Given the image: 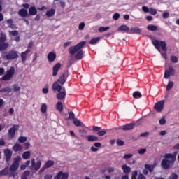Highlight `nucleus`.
<instances>
[{"mask_svg":"<svg viewBox=\"0 0 179 179\" xmlns=\"http://www.w3.org/2000/svg\"><path fill=\"white\" fill-rule=\"evenodd\" d=\"M1 57L6 61H12L19 58V54L16 50H10V52H3L1 53Z\"/></svg>","mask_w":179,"mask_h":179,"instance_id":"3","label":"nucleus"},{"mask_svg":"<svg viewBox=\"0 0 179 179\" xmlns=\"http://www.w3.org/2000/svg\"><path fill=\"white\" fill-rule=\"evenodd\" d=\"M83 55H85V51L80 50L76 54L75 58L76 59L80 60V59H82V58H83Z\"/></svg>","mask_w":179,"mask_h":179,"instance_id":"22","label":"nucleus"},{"mask_svg":"<svg viewBox=\"0 0 179 179\" xmlns=\"http://www.w3.org/2000/svg\"><path fill=\"white\" fill-rule=\"evenodd\" d=\"M69 178V173L68 172L59 171L55 177L54 179H68Z\"/></svg>","mask_w":179,"mask_h":179,"instance_id":"11","label":"nucleus"},{"mask_svg":"<svg viewBox=\"0 0 179 179\" xmlns=\"http://www.w3.org/2000/svg\"><path fill=\"white\" fill-rule=\"evenodd\" d=\"M45 179H52V176L51 174H47L44 177Z\"/></svg>","mask_w":179,"mask_h":179,"instance_id":"63","label":"nucleus"},{"mask_svg":"<svg viewBox=\"0 0 179 179\" xmlns=\"http://www.w3.org/2000/svg\"><path fill=\"white\" fill-rule=\"evenodd\" d=\"M128 30H129V27L127 25H122L117 28V31H128Z\"/></svg>","mask_w":179,"mask_h":179,"instance_id":"28","label":"nucleus"},{"mask_svg":"<svg viewBox=\"0 0 179 179\" xmlns=\"http://www.w3.org/2000/svg\"><path fill=\"white\" fill-rule=\"evenodd\" d=\"M174 86V83L173 81H169L166 85V90H170Z\"/></svg>","mask_w":179,"mask_h":179,"instance_id":"42","label":"nucleus"},{"mask_svg":"<svg viewBox=\"0 0 179 179\" xmlns=\"http://www.w3.org/2000/svg\"><path fill=\"white\" fill-rule=\"evenodd\" d=\"M47 58L48 62H54L57 58V55L54 52H50L48 54Z\"/></svg>","mask_w":179,"mask_h":179,"instance_id":"15","label":"nucleus"},{"mask_svg":"<svg viewBox=\"0 0 179 179\" xmlns=\"http://www.w3.org/2000/svg\"><path fill=\"white\" fill-rule=\"evenodd\" d=\"M61 68V64L57 63L56 64L52 69V76H57L59 69Z\"/></svg>","mask_w":179,"mask_h":179,"instance_id":"16","label":"nucleus"},{"mask_svg":"<svg viewBox=\"0 0 179 179\" xmlns=\"http://www.w3.org/2000/svg\"><path fill=\"white\" fill-rule=\"evenodd\" d=\"M29 13L31 16H34L37 15V9L34 6H31L29 8Z\"/></svg>","mask_w":179,"mask_h":179,"instance_id":"24","label":"nucleus"},{"mask_svg":"<svg viewBox=\"0 0 179 179\" xmlns=\"http://www.w3.org/2000/svg\"><path fill=\"white\" fill-rule=\"evenodd\" d=\"M152 43L156 50H157V51L161 53L162 57H163L164 59H167V54L162 53V49L164 52L167 51V44L166 43V41L154 39L152 40ZM160 47L162 49H160Z\"/></svg>","mask_w":179,"mask_h":179,"instance_id":"1","label":"nucleus"},{"mask_svg":"<svg viewBox=\"0 0 179 179\" xmlns=\"http://www.w3.org/2000/svg\"><path fill=\"white\" fill-rule=\"evenodd\" d=\"M142 10L143 12H145V13H149V8H148L146 6H143L142 7Z\"/></svg>","mask_w":179,"mask_h":179,"instance_id":"55","label":"nucleus"},{"mask_svg":"<svg viewBox=\"0 0 179 179\" xmlns=\"http://www.w3.org/2000/svg\"><path fill=\"white\" fill-rule=\"evenodd\" d=\"M178 178V176L176 173H172L171 176H169V179H177Z\"/></svg>","mask_w":179,"mask_h":179,"instance_id":"59","label":"nucleus"},{"mask_svg":"<svg viewBox=\"0 0 179 179\" xmlns=\"http://www.w3.org/2000/svg\"><path fill=\"white\" fill-rule=\"evenodd\" d=\"M54 166V161L48 160L44 164V169H50V167H52Z\"/></svg>","mask_w":179,"mask_h":179,"instance_id":"26","label":"nucleus"},{"mask_svg":"<svg viewBox=\"0 0 179 179\" xmlns=\"http://www.w3.org/2000/svg\"><path fill=\"white\" fill-rule=\"evenodd\" d=\"M22 158L25 160H27V159H30V152L29 151H26L22 154Z\"/></svg>","mask_w":179,"mask_h":179,"instance_id":"37","label":"nucleus"},{"mask_svg":"<svg viewBox=\"0 0 179 179\" xmlns=\"http://www.w3.org/2000/svg\"><path fill=\"white\" fill-rule=\"evenodd\" d=\"M56 108L59 113H62V111H64V105L62 104V102L58 101L56 103Z\"/></svg>","mask_w":179,"mask_h":179,"instance_id":"23","label":"nucleus"},{"mask_svg":"<svg viewBox=\"0 0 179 179\" xmlns=\"http://www.w3.org/2000/svg\"><path fill=\"white\" fill-rule=\"evenodd\" d=\"M54 15H55V9H51L46 13V16H48V17H51L54 16Z\"/></svg>","mask_w":179,"mask_h":179,"instance_id":"32","label":"nucleus"},{"mask_svg":"<svg viewBox=\"0 0 179 179\" xmlns=\"http://www.w3.org/2000/svg\"><path fill=\"white\" fill-rule=\"evenodd\" d=\"M134 124L133 123L127 124L119 127V129H122L123 131H131L134 129Z\"/></svg>","mask_w":179,"mask_h":179,"instance_id":"14","label":"nucleus"},{"mask_svg":"<svg viewBox=\"0 0 179 179\" xmlns=\"http://www.w3.org/2000/svg\"><path fill=\"white\" fill-rule=\"evenodd\" d=\"M19 128H20V127L17 124H14L13 127L10 128L8 130L9 136H10V138H13L16 134V131H17Z\"/></svg>","mask_w":179,"mask_h":179,"instance_id":"12","label":"nucleus"},{"mask_svg":"<svg viewBox=\"0 0 179 179\" xmlns=\"http://www.w3.org/2000/svg\"><path fill=\"white\" fill-rule=\"evenodd\" d=\"M73 122L76 127H82L83 128H85V124L80 122V120H79L78 118H74L73 120Z\"/></svg>","mask_w":179,"mask_h":179,"instance_id":"21","label":"nucleus"},{"mask_svg":"<svg viewBox=\"0 0 179 179\" xmlns=\"http://www.w3.org/2000/svg\"><path fill=\"white\" fill-rule=\"evenodd\" d=\"M8 171H9V169L8 167H6L4 169L0 171V177H2V176H6V174H8Z\"/></svg>","mask_w":179,"mask_h":179,"instance_id":"34","label":"nucleus"},{"mask_svg":"<svg viewBox=\"0 0 179 179\" xmlns=\"http://www.w3.org/2000/svg\"><path fill=\"white\" fill-rule=\"evenodd\" d=\"M130 31L131 33H136L137 34H140V33L142 31V30L138 27H134L131 28Z\"/></svg>","mask_w":179,"mask_h":179,"instance_id":"25","label":"nucleus"},{"mask_svg":"<svg viewBox=\"0 0 179 179\" xmlns=\"http://www.w3.org/2000/svg\"><path fill=\"white\" fill-rule=\"evenodd\" d=\"M113 19L114 20H118L120 19V13H115L113 16Z\"/></svg>","mask_w":179,"mask_h":179,"instance_id":"53","label":"nucleus"},{"mask_svg":"<svg viewBox=\"0 0 179 179\" xmlns=\"http://www.w3.org/2000/svg\"><path fill=\"white\" fill-rule=\"evenodd\" d=\"M61 90L57 91L59 92L57 94V99L58 100H65V97H66V91L65 90V88H62Z\"/></svg>","mask_w":179,"mask_h":179,"instance_id":"13","label":"nucleus"},{"mask_svg":"<svg viewBox=\"0 0 179 179\" xmlns=\"http://www.w3.org/2000/svg\"><path fill=\"white\" fill-rule=\"evenodd\" d=\"M18 141H19V142H20V143H24V142H26V141H27V138H26V137H20Z\"/></svg>","mask_w":179,"mask_h":179,"instance_id":"50","label":"nucleus"},{"mask_svg":"<svg viewBox=\"0 0 179 179\" xmlns=\"http://www.w3.org/2000/svg\"><path fill=\"white\" fill-rule=\"evenodd\" d=\"M133 97L134 99H141V97H142V94H141L139 92H135L133 93Z\"/></svg>","mask_w":179,"mask_h":179,"instance_id":"40","label":"nucleus"},{"mask_svg":"<svg viewBox=\"0 0 179 179\" xmlns=\"http://www.w3.org/2000/svg\"><path fill=\"white\" fill-rule=\"evenodd\" d=\"M20 160H22L20 156H17L13 159V163L10 166V171L13 173L19 169V162H20Z\"/></svg>","mask_w":179,"mask_h":179,"instance_id":"7","label":"nucleus"},{"mask_svg":"<svg viewBox=\"0 0 179 179\" xmlns=\"http://www.w3.org/2000/svg\"><path fill=\"white\" fill-rule=\"evenodd\" d=\"M97 135H99V136H104L106 135V131L102 130V131H98Z\"/></svg>","mask_w":179,"mask_h":179,"instance_id":"57","label":"nucleus"},{"mask_svg":"<svg viewBox=\"0 0 179 179\" xmlns=\"http://www.w3.org/2000/svg\"><path fill=\"white\" fill-rule=\"evenodd\" d=\"M140 136H141V138H148V136H149V132L141 133Z\"/></svg>","mask_w":179,"mask_h":179,"instance_id":"58","label":"nucleus"},{"mask_svg":"<svg viewBox=\"0 0 179 179\" xmlns=\"http://www.w3.org/2000/svg\"><path fill=\"white\" fill-rule=\"evenodd\" d=\"M136 177H138V171H134L132 173L131 179H136Z\"/></svg>","mask_w":179,"mask_h":179,"instance_id":"51","label":"nucleus"},{"mask_svg":"<svg viewBox=\"0 0 179 179\" xmlns=\"http://www.w3.org/2000/svg\"><path fill=\"white\" fill-rule=\"evenodd\" d=\"M148 13H150V15H157V11L155 8H150L148 10Z\"/></svg>","mask_w":179,"mask_h":179,"instance_id":"44","label":"nucleus"},{"mask_svg":"<svg viewBox=\"0 0 179 179\" xmlns=\"http://www.w3.org/2000/svg\"><path fill=\"white\" fill-rule=\"evenodd\" d=\"M134 157V154H125L123 157L124 160H128V159H132Z\"/></svg>","mask_w":179,"mask_h":179,"instance_id":"43","label":"nucleus"},{"mask_svg":"<svg viewBox=\"0 0 179 179\" xmlns=\"http://www.w3.org/2000/svg\"><path fill=\"white\" fill-rule=\"evenodd\" d=\"M85 44H86V41H81L77 45L74 46H71L69 48V52L71 55H75L77 52H79L82 48H83Z\"/></svg>","mask_w":179,"mask_h":179,"instance_id":"5","label":"nucleus"},{"mask_svg":"<svg viewBox=\"0 0 179 179\" xmlns=\"http://www.w3.org/2000/svg\"><path fill=\"white\" fill-rule=\"evenodd\" d=\"M175 73L176 70H174L173 66H169L168 69H165L164 78L165 79H169L170 76H173V75H175Z\"/></svg>","mask_w":179,"mask_h":179,"instance_id":"9","label":"nucleus"},{"mask_svg":"<svg viewBox=\"0 0 179 179\" xmlns=\"http://www.w3.org/2000/svg\"><path fill=\"white\" fill-rule=\"evenodd\" d=\"M30 175V171H25L22 176H21V179H27V177H29V176Z\"/></svg>","mask_w":179,"mask_h":179,"instance_id":"36","label":"nucleus"},{"mask_svg":"<svg viewBox=\"0 0 179 179\" xmlns=\"http://www.w3.org/2000/svg\"><path fill=\"white\" fill-rule=\"evenodd\" d=\"M146 153V148H141L138 150V155H145Z\"/></svg>","mask_w":179,"mask_h":179,"instance_id":"54","label":"nucleus"},{"mask_svg":"<svg viewBox=\"0 0 179 179\" xmlns=\"http://www.w3.org/2000/svg\"><path fill=\"white\" fill-rule=\"evenodd\" d=\"M145 169L147 170H149L150 171V173H152V171H153L154 169H155V165H149V164H146L145 166Z\"/></svg>","mask_w":179,"mask_h":179,"instance_id":"41","label":"nucleus"},{"mask_svg":"<svg viewBox=\"0 0 179 179\" xmlns=\"http://www.w3.org/2000/svg\"><path fill=\"white\" fill-rule=\"evenodd\" d=\"M22 149H23V147H22V145L19 143L15 144L13 147L14 152H19V150H22Z\"/></svg>","mask_w":179,"mask_h":179,"instance_id":"27","label":"nucleus"},{"mask_svg":"<svg viewBox=\"0 0 179 179\" xmlns=\"http://www.w3.org/2000/svg\"><path fill=\"white\" fill-rule=\"evenodd\" d=\"M4 155L6 156V162H9V160H10V157H12V151L7 149L4 151Z\"/></svg>","mask_w":179,"mask_h":179,"instance_id":"18","label":"nucleus"},{"mask_svg":"<svg viewBox=\"0 0 179 179\" xmlns=\"http://www.w3.org/2000/svg\"><path fill=\"white\" fill-rule=\"evenodd\" d=\"M20 57H21V59H22L23 64H24V62H26V59L27 58V53L22 52L20 55Z\"/></svg>","mask_w":179,"mask_h":179,"instance_id":"33","label":"nucleus"},{"mask_svg":"<svg viewBox=\"0 0 179 179\" xmlns=\"http://www.w3.org/2000/svg\"><path fill=\"white\" fill-rule=\"evenodd\" d=\"M8 47H9V43H0V51H5V50Z\"/></svg>","mask_w":179,"mask_h":179,"instance_id":"29","label":"nucleus"},{"mask_svg":"<svg viewBox=\"0 0 179 179\" xmlns=\"http://www.w3.org/2000/svg\"><path fill=\"white\" fill-rule=\"evenodd\" d=\"M41 113L45 114L47 113V103H42L41 106Z\"/></svg>","mask_w":179,"mask_h":179,"instance_id":"30","label":"nucleus"},{"mask_svg":"<svg viewBox=\"0 0 179 179\" xmlns=\"http://www.w3.org/2000/svg\"><path fill=\"white\" fill-rule=\"evenodd\" d=\"M66 82V77L65 76L64 73H62L59 79L56 82H55L52 85V89L53 90H57V92H59L62 89V86L60 85H64Z\"/></svg>","mask_w":179,"mask_h":179,"instance_id":"4","label":"nucleus"},{"mask_svg":"<svg viewBox=\"0 0 179 179\" xmlns=\"http://www.w3.org/2000/svg\"><path fill=\"white\" fill-rule=\"evenodd\" d=\"M1 36L0 38H1L3 41H6V34L3 32H1Z\"/></svg>","mask_w":179,"mask_h":179,"instance_id":"60","label":"nucleus"},{"mask_svg":"<svg viewBox=\"0 0 179 179\" xmlns=\"http://www.w3.org/2000/svg\"><path fill=\"white\" fill-rule=\"evenodd\" d=\"M154 108L157 113H162V111H163V108H164V100L157 102Z\"/></svg>","mask_w":179,"mask_h":179,"instance_id":"10","label":"nucleus"},{"mask_svg":"<svg viewBox=\"0 0 179 179\" xmlns=\"http://www.w3.org/2000/svg\"><path fill=\"white\" fill-rule=\"evenodd\" d=\"M85 139H87L88 142H97V141H99V137L93 135H89L85 137Z\"/></svg>","mask_w":179,"mask_h":179,"instance_id":"17","label":"nucleus"},{"mask_svg":"<svg viewBox=\"0 0 179 179\" xmlns=\"http://www.w3.org/2000/svg\"><path fill=\"white\" fill-rule=\"evenodd\" d=\"M9 33L11 36H17V34H19V32L17 31H9Z\"/></svg>","mask_w":179,"mask_h":179,"instance_id":"61","label":"nucleus"},{"mask_svg":"<svg viewBox=\"0 0 179 179\" xmlns=\"http://www.w3.org/2000/svg\"><path fill=\"white\" fill-rule=\"evenodd\" d=\"M164 159L162 161L161 166L163 169H170L176 162V156L172 154H165L164 155Z\"/></svg>","mask_w":179,"mask_h":179,"instance_id":"2","label":"nucleus"},{"mask_svg":"<svg viewBox=\"0 0 179 179\" xmlns=\"http://www.w3.org/2000/svg\"><path fill=\"white\" fill-rule=\"evenodd\" d=\"M122 170H123V173H124L126 175H128L129 173H131V168L127 164H123L122 166Z\"/></svg>","mask_w":179,"mask_h":179,"instance_id":"19","label":"nucleus"},{"mask_svg":"<svg viewBox=\"0 0 179 179\" xmlns=\"http://www.w3.org/2000/svg\"><path fill=\"white\" fill-rule=\"evenodd\" d=\"M137 179H146V177H145V176L143 174H139Z\"/></svg>","mask_w":179,"mask_h":179,"instance_id":"64","label":"nucleus"},{"mask_svg":"<svg viewBox=\"0 0 179 179\" xmlns=\"http://www.w3.org/2000/svg\"><path fill=\"white\" fill-rule=\"evenodd\" d=\"M147 29L150 31H156V30H157V27L156 25L150 24L148 25Z\"/></svg>","mask_w":179,"mask_h":179,"instance_id":"31","label":"nucleus"},{"mask_svg":"<svg viewBox=\"0 0 179 179\" xmlns=\"http://www.w3.org/2000/svg\"><path fill=\"white\" fill-rule=\"evenodd\" d=\"M159 125H164L166 124V117H163L159 120Z\"/></svg>","mask_w":179,"mask_h":179,"instance_id":"47","label":"nucleus"},{"mask_svg":"<svg viewBox=\"0 0 179 179\" xmlns=\"http://www.w3.org/2000/svg\"><path fill=\"white\" fill-rule=\"evenodd\" d=\"M1 92H2L3 93L5 92H8V93H10V92H12V88L9 87H6V88L2 89Z\"/></svg>","mask_w":179,"mask_h":179,"instance_id":"46","label":"nucleus"},{"mask_svg":"<svg viewBox=\"0 0 179 179\" xmlns=\"http://www.w3.org/2000/svg\"><path fill=\"white\" fill-rule=\"evenodd\" d=\"M107 30H110V27H101L98 29V31H99V33L107 31Z\"/></svg>","mask_w":179,"mask_h":179,"instance_id":"35","label":"nucleus"},{"mask_svg":"<svg viewBox=\"0 0 179 179\" xmlns=\"http://www.w3.org/2000/svg\"><path fill=\"white\" fill-rule=\"evenodd\" d=\"M15 76V67L11 66L7 69L6 74L0 78V80H10Z\"/></svg>","mask_w":179,"mask_h":179,"instance_id":"6","label":"nucleus"},{"mask_svg":"<svg viewBox=\"0 0 179 179\" xmlns=\"http://www.w3.org/2000/svg\"><path fill=\"white\" fill-rule=\"evenodd\" d=\"M99 41H100V38H92L90 41V44L92 45H94V44H97V43H99Z\"/></svg>","mask_w":179,"mask_h":179,"instance_id":"38","label":"nucleus"},{"mask_svg":"<svg viewBox=\"0 0 179 179\" xmlns=\"http://www.w3.org/2000/svg\"><path fill=\"white\" fill-rule=\"evenodd\" d=\"M13 89L14 92H19V90H20V87L17 84H14L13 85Z\"/></svg>","mask_w":179,"mask_h":179,"instance_id":"45","label":"nucleus"},{"mask_svg":"<svg viewBox=\"0 0 179 179\" xmlns=\"http://www.w3.org/2000/svg\"><path fill=\"white\" fill-rule=\"evenodd\" d=\"M19 16H21V17H26L29 15V13L27 10L22 8L18 11Z\"/></svg>","mask_w":179,"mask_h":179,"instance_id":"20","label":"nucleus"},{"mask_svg":"<svg viewBox=\"0 0 179 179\" xmlns=\"http://www.w3.org/2000/svg\"><path fill=\"white\" fill-rule=\"evenodd\" d=\"M42 92H43V94H47V93H48V87L43 88Z\"/></svg>","mask_w":179,"mask_h":179,"instance_id":"62","label":"nucleus"},{"mask_svg":"<svg viewBox=\"0 0 179 179\" xmlns=\"http://www.w3.org/2000/svg\"><path fill=\"white\" fill-rule=\"evenodd\" d=\"M170 60L171 61V62H173V64H177V62H178V57H177L176 56L172 55L170 57Z\"/></svg>","mask_w":179,"mask_h":179,"instance_id":"39","label":"nucleus"},{"mask_svg":"<svg viewBox=\"0 0 179 179\" xmlns=\"http://www.w3.org/2000/svg\"><path fill=\"white\" fill-rule=\"evenodd\" d=\"M40 167H41V160H38L36 163L35 159H32L31 160V166L29 167L31 170H32L33 171H38V170H40Z\"/></svg>","mask_w":179,"mask_h":179,"instance_id":"8","label":"nucleus"},{"mask_svg":"<svg viewBox=\"0 0 179 179\" xmlns=\"http://www.w3.org/2000/svg\"><path fill=\"white\" fill-rule=\"evenodd\" d=\"M92 129L94 132H99V131H101V127H97V126H94Z\"/></svg>","mask_w":179,"mask_h":179,"instance_id":"52","label":"nucleus"},{"mask_svg":"<svg viewBox=\"0 0 179 179\" xmlns=\"http://www.w3.org/2000/svg\"><path fill=\"white\" fill-rule=\"evenodd\" d=\"M79 30H83L85 29V22H81L78 25Z\"/></svg>","mask_w":179,"mask_h":179,"instance_id":"56","label":"nucleus"},{"mask_svg":"<svg viewBox=\"0 0 179 179\" xmlns=\"http://www.w3.org/2000/svg\"><path fill=\"white\" fill-rule=\"evenodd\" d=\"M69 118L70 120H73V119L76 118V117H75V113H73V112H72V111L69 112Z\"/></svg>","mask_w":179,"mask_h":179,"instance_id":"49","label":"nucleus"},{"mask_svg":"<svg viewBox=\"0 0 179 179\" xmlns=\"http://www.w3.org/2000/svg\"><path fill=\"white\" fill-rule=\"evenodd\" d=\"M6 23L8 24V27H13V20H12V19L7 20Z\"/></svg>","mask_w":179,"mask_h":179,"instance_id":"48","label":"nucleus"}]
</instances>
